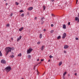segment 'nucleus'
Instances as JSON below:
<instances>
[{"mask_svg": "<svg viewBox=\"0 0 79 79\" xmlns=\"http://www.w3.org/2000/svg\"><path fill=\"white\" fill-rule=\"evenodd\" d=\"M68 76H69H69H70V75H69V74H68Z\"/></svg>", "mask_w": 79, "mask_h": 79, "instance_id": "43", "label": "nucleus"}, {"mask_svg": "<svg viewBox=\"0 0 79 79\" xmlns=\"http://www.w3.org/2000/svg\"><path fill=\"white\" fill-rule=\"evenodd\" d=\"M64 53H66V52L65 51H64Z\"/></svg>", "mask_w": 79, "mask_h": 79, "instance_id": "42", "label": "nucleus"}, {"mask_svg": "<svg viewBox=\"0 0 79 79\" xmlns=\"http://www.w3.org/2000/svg\"><path fill=\"white\" fill-rule=\"evenodd\" d=\"M44 74H43V75H44Z\"/></svg>", "mask_w": 79, "mask_h": 79, "instance_id": "52", "label": "nucleus"}, {"mask_svg": "<svg viewBox=\"0 0 79 79\" xmlns=\"http://www.w3.org/2000/svg\"><path fill=\"white\" fill-rule=\"evenodd\" d=\"M22 79H24L23 78H22Z\"/></svg>", "mask_w": 79, "mask_h": 79, "instance_id": "51", "label": "nucleus"}, {"mask_svg": "<svg viewBox=\"0 0 79 79\" xmlns=\"http://www.w3.org/2000/svg\"><path fill=\"white\" fill-rule=\"evenodd\" d=\"M19 12H20V13H21V12H23V10H21Z\"/></svg>", "mask_w": 79, "mask_h": 79, "instance_id": "32", "label": "nucleus"}, {"mask_svg": "<svg viewBox=\"0 0 79 79\" xmlns=\"http://www.w3.org/2000/svg\"><path fill=\"white\" fill-rule=\"evenodd\" d=\"M61 64H62V62L61 61H60L59 62V66H61Z\"/></svg>", "mask_w": 79, "mask_h": 79, "instance_id": "15", "label": "nucleus"}, {"mask_svg": "<svg viewBox=\"0 0 79 79\" xmlns=\"http://www.w3.org/2000/svg\"><path fill=\"white\" fill-rule=\"evenodd\" d=\"M37 61H39V59H38L37 60Z\"/></svg>", "mask_w": 79, "mask_h": 79, "instance_id": "44", "label": "nucleus"}, {"mask_svg": "<svg viewBox=\"0 0 79 79\" xmlns=\"http://www.w3.org/2000/svg\"><path fill=\"white\" fill-rule=\"evenodd\" d=\"M49 57L50 58H53V57L52 56V55H50L49 56Z\"/></svg>", "mask_w": 79, "mask_h": 79, "instance_id": "24", "label": "nucleus"}, {"mask_svg": "<svg viewBox=\"0 0 79 79\" xmlns=\"http://www.w3.org/2000/svg\"><path fill=\"white\" fill-rule=\"evenodd\" d=\"M52 2H53L54 1V0H51Z\"/></svg>", "mask_w": 79, "mask_h": 79, "instance_id": "49", "label": "nucleus"}, {"mask_svg": "<svg viewBox=\"0 0 79 79\" xmlns=\"http://www.w3.org/2000/svg\"><path fill=\"white\" fill-rule=\"evenodd\" d=\"M40 44V42H38V43H37V44H38V45H39V44Z\"/></svg>", "mask_w": 79, "mask_h": 79, "instance_id": "27", "label": "nucleus"}, {"mask_svg": "<svg viewBox=\"0 0 79 79\" xmlns=\"http://www.w3.org/2000/svg\"><path fill=\"white\" fill-rule=\"evenodd\" d=\"M44 46H42L41 48V50H44Z\"/></svg>", "mask_w": 79, "mask_h": 79, "instance_id": "14", "label": "nucleus"}, {"mask_svg": "<svg viewBox=\"0 0 79 79\" xmlns=\"http://www.w3.org/2000/svg\"><path fill=\"white\" fill-rule=\"evenodd\" d=\"M35 20H37V17H35Z\"/></svg>", "mask_w": 79, "mask_h": 79, "instance_id": "37", "label": "nucleus"}, {"mask_svg": "<svg viewBox=\"0 0 79 79\" xmlns=\"http://www.w3.org/2000/svg\"><path fill=\"white\" fill-rule=\"evenodd\" d=\"M10 40H12V41L13 40V38H11V39H10Z\"/></svg>", "mask_w": 79, "mask_h": 79, "instance_id": "30", "label": "nucleus"}, {"mask_svg": "<svg viewBox=\"0 0 79 79\" xmlns=\"http://www.w3.org/2000/svg\"><path fill=\"white\" fill-rule=\"evenodd\" d=\"M78 1V0H77L76 4H77V3Z\"/></svg>", "mask_w": 79, "mask_h": 79, "instance_id": "46", "label": "nucleus"}, {"mask_svg": "<svg viewBox=\"0 0 79 79\" xmlns=\"http://www.w3.org/2000/svg\"><path fill=\"white\" fill-rule=\"evenodd\" d=\"M24 14H22V15H21V16H24Z\"/></svg>", "mask_w": 79, "mask_h": 79, "instance_id": "35", "label": "nucleus"}, {"mask_svg": "<svg viewBox=\"0 0 79 79\" xmlns=\"http://www.w3.org/2000/svg\"><path fill=\"white\" fill-rule=\"evenodd\" d=\"M76 40H79V38H76Z\"/></svg>", "mask_w": 79, "mask_h": 79, "instance_id": "29", "label": "nucleus"}, {"mask_svg": "<svg viewBox=\"0 0 79 79\" xmlns=\"http://www.w3.org/2000/svg\"><path fill=\"white\" fill-rule=\"evenodd\" d=\"M27 10L29 11H31L32 10H33V7H29L28 8Z\"/></svg>", "mask_w": 79, "mask_h": 79, "instance_id": "9", "label": "nucleus"}, {"mask_svg": "<svg viewBox=\"0 0 79 79\" xmlns=\"http://www.w3.org/2000/svg\"><path fill=\"white\" fill-rule=\"evenodd\" d=\"M43 19H44V17H43L42 18V19H42V20H43Z\"/></svg>", "mask_w": 79, "mask_h": 79, "instance_id": "45", "label": "nucleus"}, {"mask_svg": "<svg viewBox=\"0 0 79 79\" xmlns=\"http://www.w3.org/2000/svg\"><path fill=\"white\" fill-rule=\"evenodd\" d=\"M43 10H45V6H43Z\"/></svg>", "mask_w": 79, "mask_h": 79, "instance_id": "20", "label": "nucleus"}, {"mask_svg": "<svg viewBox=\"0 0 79 79\" xmlns=\"http://www.w3.org/2000/svg\"><path fill=\"white\" fill-rule=\"evenodd\" d=\"M9 26H10V24H7V25H6V27H9Z\"/></svg>", "mask_w": 79, "mask_h": 79, "instance_id": "26", "label": "nucleus"}, {"mask_svg": "<svg viewBox=\"0 0 79 79\" xmlns=\"http://www.w3.org/2000/svg\"><path fill=\"white\" fill-rule=\"evenodd\" d=\"M64 48L65 49H66V48H69V46L65 45L64 46Z\"/></svg>", "mask_w": 79, "mask_h": 79, "instance_id": "8", "label": "nucleus"}, {"mask_svg": "<svg viewBox=\"0 0 79 79\" xmlns=\"http://www.w3.org/2000/svg\"><path fill=\"white\" fill-rule=\"evenodd\" d=\"M11 58H13L14 57V55H12L10 56Z\"/></svg>", "mask_w": 79, "mask_h": 79, "instance_id": "28", "label": "nucleus"}, {"mask_svg": "<svg viewBox=\"0 0 79 79\" xmlns=\"http://www.w3.org/2000/svg\"><path fill=\"white\" fill-rule=\"evenodd\" d=\"M53 32H54V31L53 30H52L51 31L50 33H51V34H52V33H53Z\"/></svg>", "mask_w": 79, "mask_h": 79, "instance_id": "21", "label": "nucleus"}, {"mask_svg": "<svg viewBox=\"0 0 79 79\" xmlns=\"http://www.w3.org/2000/svg\"><path fill=\"white\" fill-rule=\"evenodd\" d=\"M53 26H54L53 24H51V27H53Z\"/></svg>", "mask_w": 79, "mask_h": 79, "instance_id": "31", "label": "nucleus"}, {"mask_svg": "<svg viewBox=\"0 0 79 79\" xmlns=\"http://www.w3.org/2000/svg\"><path fill=\"white\" fill-rule=\"evenodd\" d=\"M18 56H21V53H20L18 55Z\"/></svg>", "mask_w": 79, "mask_h": 79, "instance_id": "18", "label": "nucleus"}, {"mask_svg": "<svg viewBox=\"0 0 79 79\" xmlns=\"http://www.w3.org/2000/svg\"><path fill=\"white\" fill-rule=\"evenodd\" d=\"M0 56H2V53L1 51H0Z\"/></svg>", "mask_w": 79, "mask_h": 79, "instance_id": "22", "label": "nucleus"}, {"mask_svg": "<svg viewBox=\"0 0 79 79\" xmlns=\"http://www.w3.org/2000/svg\"><path fill=\"white\" fill-rule=\"evenodd\" d=\"M42 37V34H40V39H41Z\"/></svg>", "mask_w": 79, "mask_h": 79, "instance_id": "13", "label": "nucleus"}, {"mask_svg": "<svg viewBox=\"0 0 79 79\" xmlns=\"http://www.w3.org/2000/svg\"><path fill=\"white\" fill-rule=\"evenodd\" d=\"M75 76H77V73H75Z\"/></svg>", "mask_w": 79, "mask_h": 79, "instance_id": "41", "label": "nucleus"}, {"mask_svg": "<svg viewBox=\"0 0 79 79\" xmlns=\"http://www.w3.org/2000/svg\"><path fill=\"white\" fill-rule=\"evenodd\" d=\"M28 58H31V55H28Z\"/></svg>", "mask_w": 79, "mask_h": 79, "instance_id": "25", "label": "nucleus"}, {"mask_svg": "<svg viewBox=\"0 0 79 79\" xmlns=\"http://www.w3.org/2000/svg\"><path fill=\"white\" fill-rule=\"evenodd\" d=\"M61 38V36H59L57 38V39H60Z\"/></svg>", "mask_w": 79, "mask_h": 79, "instance_id": "19", "label": "nucleus"}, {"mask_svg": "<svg viewBox=\"0 0 79 79\" xmlns=\"http://www.w3.org/2000/svg\"><path fill=\"white\" fill-rule=\"evenodd\" d=\"M77 17L75 18V20L76 21H77L78 22H79V13L78 14Z\"/></svg>", "mask_w": 79, "mask_h": 79, "instance_id": "4", "label": "nucleus"}, {"mask_svg": "<svg viewBox=\"0 0 79 79\" xmlns=\"http://www.w3.org/2000/svg\"><path fill=\"white\" fill-rule=\"evenodd\" d=\"M32 51V49L31 48H30L27 50V54H29L31 53V52Z\"/></svg>", "mask_w": 79, "mask_h": 79, "instance_id": "3", "label": "nucleus"}, {"mask_svg": "<svg viewBox=\"0 0 79 79\" xmlns=\"http://www.w3.org/2000/svg\"><path fill=\"white\" fill-rule=\"evenodd\" d=\"M1 63L3 64H6V61L5 60H2L1 61Z\"/></svg>", "mask_w": 79, "mask_h": 79, "instance_id": "6", "label": "nucleus"}, {"mask_svg": "<svg viewBox=\"0 0 79 79\" xmlns=\"http://www.w3.org/2000/svg\"><path fill=\"white\" fill-rule=\"evenodd\" d=\"M15 4L16 5H19V3H18L17 2H15Z\"/></svg>", "mask_w": 79, "mask_h": 79, "instance_id": "23", "label": "nucleus"}, {"mask_svg": "<svg viewBox=\"0 0 79 79\" xmlns=\"http://www.w3.org/2000/svg\"><path fill=\"white\" fill-rule=\"evenodd\" d=\"M66 25L64 24L63 25V29H66Z\"/></svg>", "mask_w": 79, "mask_h": 79, "instance_id": "11", "label": "nucleus"}, {"mask_svg": "<svg viewBox=\"0 0 79 79\" xmlns=\"http://www.w3.org/2000/svg\"><path fill=\"white\" fill-rule=\"evenodd\" d=\"M41 24H44V21H43V20H42Z\"/></svg>", "mask_w": 79, "mask_h": 79, "instance_id": "16", "label": "nucleus"}, {"mask_svg": "<svg viewBox=\"0 0 79 79\" xmlns=\"http://www.w3.org/2000/svg\"><path fill=\"white\" fill-rule=\"evenodd\" d=\"M6 6H7V5H8V3H6Z\"/></svg>", "mask_w": 79, "mask_h": 79, "instance_id": "48", "label": "nucleus"}, {"mask_svg": "<svg viewBox=\"0 0 79 79\" xmlns=\"http://www.w3.org/2000/svg\"><path fill=\"white\" fill-rule=\"evenodd\" d=\"M44 60V59H41V61H43Z\"/></svg>", "mask_w": 79, "mask_h": 79, "instance_id": "40", "label": "nucleus"}, {"mask_svg": "<svg viewBox=\"0 0 79 79\" xmlns=\"http://www.w3.org/2000/svg\"><path fill=\"white\" fill-rule=\"evenodd\" d=\"M52 16H55V15L53 14H52Z\"/></svg>", "mask_w": 79, "mask_h": 79, "instance_id": "38", "label": "nucleus"}, {"mask_svg": "<svg viewBox=\"0 0 79 79\" xmlns=\"http://www.w3.org/2000/svg\"><path fill=\"white\" fill-rule=\"evenodd\" d=\"M46 29H44L43 31H44V32H45V31H46Z\"/></svg>", "mask_w": 79, "mask_h": 79, "instance_id": "36", "label": "nucleus"}, {"mask_svg": "<svg viewBox=\"0 0 79 79\" xmlns=\"http://www.w3.org/2000/svg\"><path fill=\"white\" fill-rule=\"evenodd\" d=\"M36 66V65H35L34 67V69H35V67Z\"/></svg>", "mask_w": 79, "mask_h": 79, "instance_id": "34", "label": "nucleus"}, {"mask_svg": "<svg viewBox=\"0 0 79 79\" xmlns=\"http://www.w3.org/2000/svg\"><path fill=\"white\" fill-rule=\"evenodd\" d=\"M22 37V36H20L19 37V38L17 39V42H19V40H21V39Z\"/></svg>", "mask_w": 79, "mask_h": 79, "instance_id": "10", "label": "nucleus"}, {"mask_svg": "<svg viewBox=\"0 0 79 79\" xmlns=\"http://www.w3.org/2000/svg\"><path fill=\"white\" fill-rule=\"evenodd\" d=\"M5 1V0H4Z\"/></svg>", "mask_w": 79, "mask_h": 79, "instance_id": "53", "label": "nucleus"}, {"mask_svg": "<svg viewBox=\"0 0 79 79\" xmlns=\"http://www.w3.org/2000/svg\"><path fill=\"white\" fill-rule=\"evenodd\" d=\"M9 48V50H8L9 51H10V52H11V50H14V49H15V48H10L9 47L6 48Z\"/></svg>", "mask_w": 79, "mask_h": 79, "instance_id": "5", "label": "nucleus"}, {"mask_svg": "<svg viewBox=\"0 0 79 79\" xmlns=\"http://www.w3.org/2000/svg\"><path fill=\"white\" fill-rule=\"evenodd\" d=\"M37 73H38V71H37Z\"/></svg>", "mask_w": 79, "mask_h": 79, "instance_id": "50", "label": "nucleus"}, {"mask_svg": "<svg viewBox=\"0 0 79 79\" xmlns=\"http://www.w3.org/2000/svg\"><path fill=\"white\" fill-rule=\"evenodd\" d=\"M66 37V34L65 33H64L63 35L62 38V39H64Z\"/></svg>", "mask_w": 79, "mask_h": 79, "instance_id": "7", "label": "nucleus"}, {"mask_svg": "<svg viewBox=\"0 0 79 79\" xmlns=\"http://www.w3.org/2000/svg\"><path fill=\"white\" fill-rule=\"evenodd\" d=\"M23 28H24L23 27H21V28H20L19 29V31H22V30L23 29Z\"/></svg>", "mask_w": 79, "mask_h": 79, "instance_id": "12", "label": "nucleus"}, {"mask_svg": "<svg viewBox=\"0 0 79 79\" xmlns=\"http://www.w3.org/2000/svg\"><path fill=\"white\" fill-rule=\"evenodd\" d=\"M13 13H12L10 15V16L11 17L12 16H13Z\"/></svg>", "mask_w": 79, "mask_h": 79, "instance_id": "33", "label": "nucleus"}, {"mask_svg": "<svg viewBox=\"0 0 79 79\" xmlns=\"http://www.w3.org/2000/svg\"><path fill=\"white\" fill-rule=\"evenodd\" d=\"M68 25H70V22H68Z\"/></svg>", "mask_w": 79, "mask_h": 79, "instance_id": "39", "label": "nucleus"}, {"mask_svg": "<svg viewBox=\"0 0 79 79\" xmlns=\"http://www.w3.org/2000/svg\"><path fill=\"white\" fill-rule=\"evenodd\" d=\"M66 73H67V72H65L63 74V76H64L65 75H66Z\"/></svg>", "mask_w": 79, "mask_h": 79, "instance_id": "17", "label": "nucleus"}, {"mask_svg": "<svg viewBox=\"0 0 79 79\" xmlns=\"http://www.w3.org/2000/svg\"><path fill=\"white\" fill-rule=\"evenodd\" d=\"M10 49V48H6V56L8 54V53L10 51V50L9 51L8 50Z\"/></svg>", "mask_w": 79, "mask_h": 79, "instance_id": "2", "label": "nucleus"}, {"mask_svg": "<svg viewBox=\"0 0 79 79\" xmlns=\"http://www.w3.org/2000/svg\"><path fill=\"white\" fill-rule=\"evenodd\" d=\"M5 69L7 73H8L9 71L11 70V68L10 67H7L5 68Z\"/></svg>", "mask_w": 79, "mask_h": 79, "instance_id": "1", "label": "nucleus"}, {"mask_svg": "<svg viewBox=\"0 0 79 79\" xmlns=\"http://www.w3.org/2000/svg\"><path fill=\"white\" fill-rule=\"evenodd\" d=\"M50 60H48V62H50Z\"/></svg>", "mask_w": 79, "mask_h": 79, "instance_id": "47", "label": "nucleus"}]
</instances>
